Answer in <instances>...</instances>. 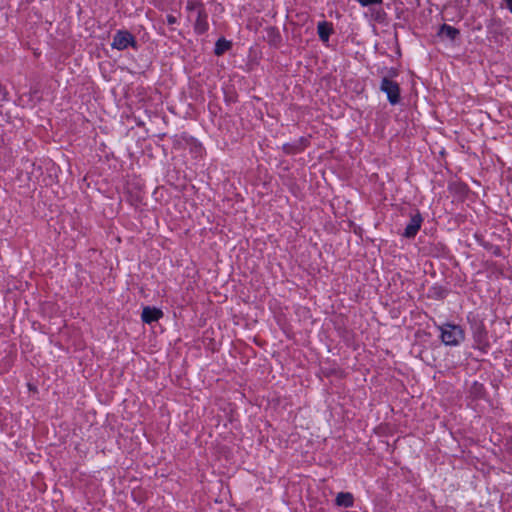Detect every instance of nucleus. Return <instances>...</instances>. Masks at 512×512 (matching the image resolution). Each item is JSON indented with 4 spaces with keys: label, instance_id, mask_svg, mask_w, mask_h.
Segmentation results:
<instances>
[{
    "label": "nucleus",
    "instance_id": "13",
    "mask_svg": "<svg viewBox=\"0 0 512 512\" xmlns=\"http://www.w3.org/2000/svg\"><path fill=\"white\" fill-rule=\"evenodd\" d=\"M482 332V329H479L478 332L476 333V337L478 338L479 341H481Z\"/></svg>",
    "mask_w": 512,
    "mask_h": 512
},
{
    "label": "nucleus",
    "instance_id": "14",
    "mask_svg": "<svg viewBox=\"0 0 512 512\" xmlns=\"http://www.w3.org/2000/svg\"><path fill=\"white\" fill-rule=\"evenodd\" d=\"M507 7L512 12V0H506Z\"/></svg>",
    "mask_w": 512,
    "mask_h": 512
},
{
    "label": "nucleus",
    "instance_id": "9",
    "mask_svg": "<svg viewBox=\"0 0 512 512\" xmlns=\"http://www.w3.org/2000/svg\"><path fill=\"white\" fill-rule=\"evenodd\" d=\"M229 47H230V43L228 41L218 40L216 43V47H215V53L217 55H221L222 53H224V51L229 49Z\"/></svg>",
    "mask_w": 512,
    "mask_h": 512
},
{
    "label": "nucleus",
    "instance_id": "7",
    "mask_svg": "<svg viewBox=\"0 0 512 512\" xmlns=\"http://www.w3.org/2000/svg\"><path fill=\"white\" fill-rule=\"evenodd\" d=\"M336 504L343 507H351L354 502L353 495L349 492H340L336 496Z\"/></svg>",
    "mask_w": 512,
    "mask_h": 512
},
{
    "label": "nucleus",
    "instance_id": "5",
    "mask_svg": "<svg viewBox=\"0 0 512 512\" xmlns=\"http://www.w3.org/2000/svg\"><path fill=\"white\" fill-rule=\"evenodd\" d=\"M162 311L157 308L144 307L142 311V320L145 323L151 324L162 317Z\"/></svg>",
    "mask_w": 512,
    "mask_h": 512
},
{
    "label": "nucleus",
    "instance_id": "4",
    "mask_svg": "<svg viewBox=\"0 0 512 512\" xmlns=\"http://www.w3.org/2000/svg\"><path fill=\"white\" fill-rule=\"evenodd\" d=\"M422 220L423 219L419 213L413 215L404 230L403 236L407 238H413L419 231Z\"/></svg>",
    "mask_w": 512,
    "mask_h": 512
},
{
    "label": "nucleus",
    "instance_id": "10",
    "mask_svg": "<svg viewBox=\"0 0 512 512\" xmlns=\"http://www.w3.org/2000/svg\"><path fill=\"white\" fill-rule=\"evenodd\" d=\"M198 13V18H197V21H196V30L199 32V33H203L206 29H207V25L205 22L202 21V18H201V10H198L197 11Z\"/></svg>",
    "mask_w": 512,
    "mask_h": 512
},
{
    "label": "nucleus",
    "instance_id": "8",
    "mask_svg": "<svg viewBox=\"0 0 512 512\" xmlns=\"http://www.w3.org/2000/svg\"><path fill=\"white\" fill-rule=\"evenodd\" d=\"M317 30H318L319 38L322 41L327 42L329 39V36L332 32L331 25L327 22H320V23H318Z\"/></svg>",
    "mask_w": 512,
    "mask_h": 512
},
{
    "label": "nucleus",
    "instance_id": "3",
    "mask_svg": "<svg viewBox=\"0 0 512 512\" xmlns=\"http://www.w3.org/2000/svg\"><path fill=\"white\" fill-rule=\"evenodd\" d=\"M129 45L134 46L135 40L134 37L128 31H118L114 37L112 42V47L118 50H124Z\"/></svg>",
    "mask_w": 512,
    "mask_h": 512
},
{
    "label": "nucleus",
    "instance_id": "12",
    "mask_svg": "<svg viewBox=\"0 0 512 512\" xmlns=\"http://www.w3.org/2000/svg\"><path fill=\"white\" fill-rule=\"evenodd\" d=\"M167 22H168V24H174L176 22V18L172 15H168Z\"/></svg>",
    "mask_w": 512,
    "mask_h": 512
},
{
    "label": "nucleus",
    "instance_id": "2",
    "mask_svg": "<svg viewBox=\"0 0 512 512\" xmlns=\"http://www.w3.org/2000/svg\"><path fill=\"white\" fill-rule=\"evenodd\" d=\"M381 91L387 94L389 102L393 105L397 104L400 100V88L397 82L384 77L380 86Z\"/></svg>",
    "mask_w": 512,
    "mask_h": 512
},
{
    "label": "nucleus",
    "instance_id": "11",
    "mask_svg": "<svg viewBox=\"0 0 512 512\" xmlns=\"http://www.w3.org/2000/svg\"><path fill=\"white\" fill-rule=\"evenodd\" d=\"M362 6H369L372 4H381L382 0H357Z\"/></svg>",
    "mask_w": 512,
    "mask_h": 512
},
{
    "label": "nucleus",
    "instance_id": "1",
    "mask_svg": "<svg viewBox=\"0 0 512 512\" xmlns=\"http://www.w3.org/2000/svg\"><path fill=\"white\" fill-rule=\"evenodd\" d=\"M441 339L445 345L457 346L465 337L463 329L459 325L446 323L440 327Z\"/></svg>",
    "mask_w": 512,
    "mask_h": 512
},
{
    "label": "nucleus",
    "instance_id": "6",
    "mask_svg": "<svg viewBox=\"0 0 512 512\" xmlns=\"http://www.w3.org/2000/svg\"><path fill=\"white\" fill-rule=\"evenodd\" d=\"M459 30L447 24H443L438 32V35L450 40H455L459 35Z\"/></svg>",
    "mask_w": 512,
    "mask_h": 512
}]
</instances>
